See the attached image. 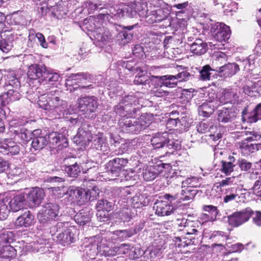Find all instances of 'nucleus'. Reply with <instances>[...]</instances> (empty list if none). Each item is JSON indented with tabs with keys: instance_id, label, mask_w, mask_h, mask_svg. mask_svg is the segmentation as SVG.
Masks as SVG:
<instances>
[{
	"instance_id": "obj_1",
	"label": "nucleus",
	"mask_w": 261,
	"mask_h": 261,
	"mask_svg": "<svg viewBox=\"0 0 261 261\" xmlns=\"http://www.w3.org/2000/svg\"><path fill=\"white\" fill-rule=\"evenodd\" d=\"M119 101L113 107L117 115L122 118L118 121L120 131L125 133L138 134L150 123L146 115H141L138 119L132 118L137 115L141 105L139 98L133 94L120 96Z\"/></svg>"
},
{
	"instance_id": "obj_2",
	"label": "nucleus",
	"mask_w": 261,
	"mask_h": 261,
	"mask_svg": "<svg viewBox=\"0 0 261 261\" xmlns=\"http://www.w3.org/2000/svg\"><path fill=\"white\" fill-rule=\"evenodd\" d=\"M60 92L59 91L51 90L46 95L39 96L37 101L39 107L45 110L51 111L55 115L64 116L66 113L67 104L60 99Z\"/></svg>"
},
{
	"instance_id": "obj_3",
	"label": "nucleus",
	"mask_w": 261,
	"mask_h": 261,
	"mask_svg": "<svg viewBox=\"0 0 261 261\" xmlns=\"http://www.w3.org/2000/svg\"><path fill=\"white\" fill-rule=\"evenodd\" d=\"M89 78L87 73L79 72L70 74L66 80V85L72 87L70 91L76 92L77 94L88 93L93 88L91 84H87Z\"/></svg>"
},
{
	"instance_id": "obj_4",
	"label": "nucleus",
	"mask_w": 261,
	"mask_h": 261,
	"mask_svg": "<svg viewBox=\"0 0 261 261\" xmlns=\"http://www.w3.org/2000/svg\"><path fill=\"white\" fill-rule=\"evenodd\" d=\"M77 108L81 115L86 118L92 119L96 117L99 103L98 98L95 96H81L77 100Z\"/></svg>"
},
{
	"instance_id": "obj_5",
	"label": "nucleus",
	"mask_w": 261,
	"mask_h": 261,
	"mask_svg": "<svg viewBox=\"0 0 261 261\" xmlns=\"http://www.w3.org/2000/svg\"><path fill=\"white\" fill-rule=\"evenodd\" d=\"M59 205L54 202L47 203L43 205L42 208L39 211L37 218L40 223L44 226L51 224L58 217L59 213Z\"/></svg>"
},
{
	"instance_id": "obj_6",
	"label": "nucleus",
	"mask_w": 261,
	"mask_h": 261,
	"mask_svg": "<svg viewBox=\"0 0 261 261\" xmlns=\"http://www.w3.org/2000/svg\"><path fill=\"white\" fill-rule=\"evenodd\" d=\"M180 230L184 231L187 237L184 239H187V240L182 241L180 237L175 238V242L177 243L179 242V243L177 244L179 247H185L189 245L195 244L198 243L199 239H200L202 237V233L200 231V229H198L197 227H193V222L191 221V223L188 225L186 229L180 228Z\"/></svg>"
},
{
	"instance_id": "obj_7",
	"label": "nucleus",
	"mask_w": 261,
	"mask_h": 261,
	"mask_svg": "<svg viewBox=\"0 0 261 261\" xmlns=\"http://www.w3.org/2000/svg\"><path fill=\"white\" fill-rule=\"evenodd\" d=\"M119 197L120 200L119 201L120 206H121L122 215L125 214L123 221H128L130 219L129 211H128L129 199L132 198V195L134 193L130 187H126L124 188H120L117 190Z\"/></svg>"
},
{
	"instance_id": "obj_8",
	"label": "nucleus",
	"mask_w": 261,
	"mask_h": 261,
	"mask_svg": "<svg viewBox=\"0 0 261 261\" xmlns=\"http://www.w3.org/2000/svg\"><path fill=\"white\" fill-rule=\"evenodd\" d=\"M167 132H158L155 134L151 139V143L155 149L167 147L169 149H176L177 144L172 140Z\"/></svg>"
},
{
	"instance_id": "obj_9",
	"label": "nucleus",
	"mask_w": 261,
	"mask_h": 261,
	"mask_svg": "<svg viewBox=\"0 0 261 261\" xmlns=\"http://www.w3.org/2000/svg\"><path fill=\"white\" fill-rule=\"evenodd\" d=\"M164 199L167 201L158 200L153 205V208L155 211V214L159 216L170 215L176 210V208L170 203L175 199L174 196L166 194L164 195Z\"/></svg>"
},
{
	"instance_id": "obj_10",
	"label": "nucleus",
	"mask_w": 261,
	"mask_h": 261,
	"mask_svg": "<svg viewBox=\"0 0 261 261\" xmlns=\"http://www.w3.org/2000/svg\"><path fill=\"white\" fill-rule=\"evenodd\" d=\"M210 32L214 39L219 42H226L230 37L229 27L222 22L211 24Z\"/></svg>"
},
{
	"instance_id": "obj_11",
	"label": "nucleus",
	"mask_w": 261,
	"mask_h": 261,
	"mask_svg": "<svg viewBox=\"0 0 261 261\" xmlns=\"http://www.w3.org/2000/svg\"><path fill=\"white\" fill-rule=\"evenodd\" d=\"M23 194L25 199V202L31 208L39 206L44 196L43 190L38 187L26 190Z\"/></svg>"
},
{
	"instance_id": "obj_12",
	"label": "nucleus",
	"mask_w": 261,
	"mask_h": 261,
	"mask_svg": "<svg viewBox=\"0 0 261 261\" xmlns=\"http://www.w3.org/2000/svg\"><path fill=\"white\" fill-rule=\"evenodd\" d=\"M253 213L249 207L234 212L228 217V222L231 226L238 227L248 221Z\"/></svg>"
},
{
	"instance_id": "obj_13",
	"label": "nucleus",
	"mask_w": 261,
	"mask_h": 261,
	"mask_svg": "<svg viewBox=\"0 0 261 261\" xmlns=\"http://www.w3.org/2000/svg\"><path fill=\"white\" fill-rule=\"evenodd\" d=\"M241 117L243 123H253L261 120V103L252 110H250L248 106L245 107L241 112Z\"/></svg>"
},
{
	"instance_id": "obj_14",
	"label": "nucleus",
	"mask_w": 261,
	"mask_h": 261,
	"mask_svg": "<svg viewBox=\"0 0 261 261\" xmlns=\"http://www.w3.org/2000/svg\"><path fill=\"white\" fill-rule=\"evenodd\" d=\"M169 14V11L167 8L157 6L146 15V21L149 24L159 22L168 19Z\"/></svg>"
},
{
	"instance_id": "obj_15",
	"label": "nucleus",
	"mask_w": 261,
	"mask_h": 261,
	"mask_svg": "<svg viewBox=\"0 0 261 261\" xmlns=\"http://www.w3.org/2000/svg\"><path fill=\"white\" fill-rule=\"evenodd\" d=\"M250 136L247 137L244 141L239 143V147L250 152H253L261 149V143H254L248 144V143L252 141L261 142V135L258 133L252 131L250 132Z\"/></svg>"
},
{
	"instance_id": "obj_16",
	"label": "nucleus",
	"mask_w": 261,
	"mask_h": 261,
	"mask_svg": "<svg viewBox=\"0 0 261 261\" xmlns=\"http://www.w3.org/2000/svg\"><path fill=\"white\" fill-rule=\"evenodd\" d=\"M48 143L53 148L62 150L68 146V141L66 136L62 134L53 132L48 135Z\"/></svg>"
},
{
	"instance_id": "obj_17",
	"label": "nucleus",
	"mask_w": 261,
	"mask_h": 261,
	"mask_svg": "<svg viewBox=\"0 0 261 261\" xmlns=\"http://www.w3.org/2000/svg\"><path fill=\"white\" fill-rule=\"evenodd\" d=\"M96 237L86 239L83 244L84 252L89 259L93 260L98 253V241Z\"/></svg>"
},
{
	"instance_id": "obj_18",
	"label": "nucleus",
	"mask_w": 261,
	"mask_h": 261,
	"mask_svg": "<svg viewBox=\"0 0 261 261\" xmlns=\"http://www.w3.org/2000/svg\"><path fill=\"white\" fill-rule=\"evenodd\" d=\"M237 115L238 110L236 108H223L218 111V120L223 123L231 122L236 119Z\"/></svg>"
},
{
	"instance_id": "obj_19",
	"label": "nucleus",
	"mask_w": 261,
	"mask_h": 261,
	"mask_svg": "<svg viewBox=\"0 0 261 261\" xmlns=\"http://www.w3.org/2000/svg\"><path fill=\"white\" fill-rule=\"evenodd\" d=\"M240 92L237 89H227L223 90L222 95L219 97V102L222 104L231 103L235 104L238 102Z\"/></svg>"
},
{
	"instance_id": "obj_20",
	"label": "nucleus",
	"mask_w": 261,
	"mask_h": 261,
	"mask_svg": "<svg viewBox=\"0 0 261 261\" xmlns=\"http://www.w3.org/2000/svg\"><path fill=\"white\" fill-rule=\"evenodd\" d=\"M19 151V145L14 141L7 139L0 143V152L4 155L12 156L17 154Z\"/></svg>"
},
{
	"instance_id": "obj_21",
	"label": "nucleus",
	"mask_w": 261,
	"mask_h": 261,
	"mask_svg": "<svg viewBox=\"0 0 261 261\" xmlns=\"http://www.w3.org/2000/svg\"><path fill=\"white\" fill-rule=\"evenodd\" d=\"M41 134V130L39 129H35L32 133V146L35 150H40L43 148L48 143L46 137L40 135Z\"/></svg>"
},
{
	"instance_id": "obj_22",
	"label": "nucleus",
	"mask_w": 261,
	"mask_h": 261,
	"mask_svg": "<svg viewBox=\"0 0 261 261\" xmlns=\"http://www.w3.org/2000/svg\"><path fill=\"white\" fill-rule=\"evenodd\" d=\"M46 67L43 65L34 64L29 67L27 75L30 80L41 79L43 81Z\"/></svg>"
},
{
	"instance_id": "obj_23",
	"label": "nucleus",
	"mask_w": 261,
	"mask_h": 261,
	"mask_svg": "<svg viewBox=\"0 0 261 261\" xmlns=\"http://www.w3.org/2000/svg\"><path fill=\"white\" fill-rule=\"evenodd\" d=\"M74 236L71 229L67 228L62 233H58L57 236H56V238H53V240L63 246H66L74 241L75 238Z\"/></svg>"
},
{
	"instance_id": "obj_24",
	"label": "nucleus",
	"mask_w": 261,
	"mask_h": 261,
	"mask_svg": "<svg viewBox=\"0 0 261 261\" xmlns=\"http://www.w3.org/2000/svg\"><path fill=\"white\" fill-rule=\"evenodd\" d=\"M166 165L161 164L158 166H148L143 172V178L146 181H151L155 179L162 172V169Z\"/></svg>"
},
{
	"instance_id": "obj_25",
	"label": "nucleus",
	"mask_w": 261,
	"mask_h": 261,
	"mask_svg": "<svg viewBox=\"0 0 261 261\" xmlns=\"http://www.w3.org/2000/svg\"><path fill=\"white\" fill-rule=\"evenodd\" d=\"M25 198L23 194H19L14 196L10 200L8 199H6L9 205V208L13 212H17L22 209L25 202Z\"/></svg>"
},
{
	"instance_id": "obj_26",
	"label": "nucleus",
	"mask_w": 261,
	"mask_h": 261,
	"mask_svg": "<svg viewBox=\"0 0 261 261\" xmlns=\"http://www.w3.org/2000/svg\"><path fill=\"white\" fill-rule=\"evenodd\" d=\"M218 106L217 100L203 102L198 108L199 114L200 116L208 117L218 108Z\"/></svg>"
},
{
	"instance_id": "obj_27",
	"label": "nucleus",
	"mask_w": 261,
	"mask_h": 261,
	"mask_svg": "<svg viewBox=\"0 0 261 261\" xmlns=\"http://www.w3.org/2000/svg\"><path fill=\"white\" fill-rule=\"evenodd\" d=\"M240 65L234 63H228L219 67L217 71L221 76L229 77L235 74L240 70Z\"/></svg>"
},
{
	"instance_id": "obj_28",
	"label": "nucleus",
	"mask_w": 261,
	"mask_h": 261,
	"mask_svg": "<svg viewBox=\"0 0 261 261\" xmlns=\"http://www.w3.org/2000/svg\"><path fill=\"white\" fill-rule=\"evenodd\" d=\"M94 39L97 42L106 43L111 39L112 36L110 31L101 26L97 28L92 35Z\"/></svg>"
},
{
	"instance_id": "obj_29",
	"label": "nucleus",
	"mask_w": 261,
	"mask_h": 261,
	"mask_svg": "<svg viewBox=\"0 0 261 261\" xmlns=\"http://www.w3.org/2000/svg\"><path fill=\"white\" fill-rule=\"evenodd\" d=\"M34 215L30 211H28L17 218L15 224L18 226L28 227L34 224Z\"/></svg>"
},
{
	"instance_id": "obj_30",
	"label": "nucleus",
	"mask_w": 261,
	"mask_h": 261,
	"mask_svg": "<svg viewBox=\"0 0 261 261\" xmlns=\"http://www.w3.org/2000/svg\"><path fill=\"white\" fill-rule=\"evenodd\" d=\"M151 80L154 79H158L161 83V86H164L168 88H174L177 85V81L175 75H166L163 76H154L151 77Z\"/></svg>"
},
{
	"instance_id": "obj_31",
	"label": "nucleus",
	"mask_w": 261,
	"mask_h": 261,
	"mask_svg": "<svg viewBox=\"0 0 261 261\" xmlns=\"http://www.w3.org/2000/svg\"><path fill=\"white\" fill-rule=\"evenodd\" d=\"M190 45L191 52L197 56L203 55L207 50L206 43L199 38L196 39Z\"/></svg>"
},
{
	"instance_id": "obj_32",
	"label": "nucleus",
	"mask_w": 261,
	"mask_h": 261,
	"mask_svg": "<svg viewBox=\"0 0 261 261\" xmlns=\"http://www.w3.org/2000/svg\"><path fill=\"white\" fill-rule=\"evenodd\" d=\"M16 254V250L11 245L0 246V261H10Z\"/></svg>"
},
{
	"instance_id": "obj_33",
	"label": "nucleus",
	"mask_w": 261,
	"mask_h": 261,
	"mask_svg": "<svg viewBox=\"0 0 261 261\" xmlns=\"http://www.w3.org/2000/svg\"><path fill=\"white\" fill-rule=\"evenodd\" d=\"M101 23L98 18L94 16H90V17L85 19L83 21V29H86L88 31L91 32V34L97 28L100 27Z\"/></svg>"
},
{
	"instance_id": "obj_34",
	"label": "nucleus",
	"mask_w": 261,
	"mask_h": 261,
	"mask_svg": "<svg viewBox=\"0 0 261 261\" xmlns=\"http://www.w3.org/2000/svg\"><path fill=\"white\" fill-rule=\"evenodd\" d=\"M17 93L14 89H8L7 93H4L0 95V116L4 115V111L2 107L7 105L10 100H15L16 97H13V94Z\"/></svg>"
},
{
	"instance_id": "obj_35",
	"label": "nucleus",
	"mask_w": 261,
	"mask_h": 261,
	"mask_svg": "<svg viewBox=\"0 0 261 261\" xmlns=\"http://www.w3.org/2000/svg\"><path fill=\"white\" fill-rule=\"evenodd\" d=\"M92 143L94 147L97 150L105 152H107L109 149V145L106 142V139L101 134L96 135L95 137L94 138Z\"/></svg>"
},
{
	"instance_id": "obj_36",
	"label": "nucleus",
	"mask_w": 261,
	"mask_h": 261,
	"mask_svg": "<svg viewBox=\"0 0 261 261\" xmlns=\"http://www.w3.org/2000/svg\"><path fill=\"white\" fill-rule=\"evenodd\" d=\"M13 46V38L12 35H7L0 39V49L4 53H8Z\"/></svg>"
},
{
	"instance_id": "obj_37",
	"label": "nucleus",
	"mask_w": 261,
	"mask_h": 261,
	"mask_svg": "<svg viewBox=\"0 0 261 261\" xmlns=\"http://www.w3.org/2000/svg\"><path fill=\"white\" fill-rule=\"evenodd\" d=\"M146 204L145 196L140 193L136 194L129 199V205H130L134 208H138Z\"/></svg>"
},
{
	"instance_id": "obj_38",
	"label": "nucleus",
	"mask_w": 261,
	"mask_h": 261,
	"mask_svg": "<svg viewBox=\"0 0 261 261\" xmlns=\"http://www.w3.org/2000/svg\"><path fill=\"white\" fill-rule=\"evenodd\" d=\"M135 25L124 27L123 30L120 32L118 37L121 38L123 43L125 44L129 42L133 38V34L130 31L134 28Z\"/></svg>"
},
{
	"instance_id": "obj_39",
	"label": "nucleus",
	"mask_w": 261,
	"mask_h": 261,
	"mask_svg": "<svg viewBox=\"0 0 261 261\" xmlns=\"http://www.w3.org/2000/svg\"><path fill=\"white\" fill-rule=\"evenodd\" d=\"M75 222L80 225H84L90 220L89 212L82 210L74 216Z\"/></svg>"
},
{
	"instance_id": "obj_40",
	"label": "nucleus",
	"mask_w": 261,
	"mask_h": 261,
	"mask_svg": "<svg viewBox=\"0 0 261 261\" xmlns=\"http://www.w3.org/2000/svg\"><path fill=\"white\" fill-rule=\"evenodd\" d=\"M211 238L214 241L220 242V243H216L215 246H222V243L228 239L229 235L223 231H217L213 233Z\"/></svg>"
},
{
	"instance_id": "obj_41",
	"label": "nucleus",
	"mask_w": 261,
	"mask_h": 261,
	"mask_svg": "<svg viewBox=\"0 0 261 261\" xmlns=\"http://www.w3.org/2000/svg\"><path fill=\"white\" fill-rule=\"evenodd\" d=\"M68 223L65 222H58L56 225H53L50 227L49 233L53 238H56L58 233H62L68 226Z\"/></svg>"
},
{
	"instance_id": "obj_42",
	"label": "nucleus",
	"mask_w": 261,
	"mask_h": 261,
	"mask_svg": "<svg viewBox=\"0 0 261 261\" xmlns=\"http://www.w3.org/2000/svg\"><path fill=\"white\" fill-rule=\"evenodd\" d=\"M214 71L215 70L212 69L210 65H205L199 70V78L202 81H209Z\"/></svg>"
},
{
	"instance_id": "obj_43",
	"label": "nucleus",
	"mask_w": 261,
	"mask_h": 261,
	"mask_svg": "<svg viewBox=\"0 0 261 261\" xmlns=\"http://www.w3.org/2000/svg\"><path fill=\"white\" fill-rule=\"evenodd\" d=\"M132 6L134 7L136 14L138 12L139 15L146 17V15L149 12L147 9V4L145 3L141 2H135V3L132 4Z\"/></svg>"
},
{
	"instance_id": "obj_44",
	"label": "nucleus",
	"mask_w": 261,
	"mask_h": 261,
	"mask_svg": "<svg viewBox=\"0 0 261 261\" xmlns=\"http://www.w3.org/2000/svg\"><path fill=\"white\" fill-rule=\"evenodd\" d=\"M65 171L69 176L76 178L81 172V168L79 165L75 163L72 165L66 166Z\"/></svg>"
},
{
	"instance_id": "obj_45",
	"label": "nucleus",
	"mask_w": 261,
	"mask_h": 261,
	"mask_svg": "<svg viewBox=\"0 0 261 261\" xmlns=\"http://www.w3.org/2000/svg\"><path fill=\"white\" fill-rule=\"evenodd\" d=\"M114 204L112 202L108 201L106 199H101L98 201L96 204V208L98 211L105 212L107 213L112 210Z\"/></svg>"
},
{
	"instance_id": "obj_46",
	"label": "nucleus",
	"mask_w": 261,
	"mask_h": 261,
	"mask_svg": "<svg viewBox=\"0 0 261 261\" xmlns=\"http://www.w3.org/2000/svg\"><path fill=\"white\" fill-rule=\"evenodd\" d=\"M138 74L135 76L134 83L136 85H146L148 84L150 77L146 74V71L143 70L142 72L138 71Z\"/></svg>"
},
{
	"instance_id": "obj_47",
	"label": "nucleus",
	"mask_w": 261,
	"mask_h": 261,
	"mask_svg": "<svg viewBox=\"0 0 261 261\" xmlns=\"http://www.w3.org/2000/svg\"><path fill=\"white\" fill-rule=\"evenodd\" d=\"M12 79L9 80V81H8L9 85L6 86V87H7L6 89H7L8 90V89L15 90L17 93H15L13 94V95H14L13 97H16V99H18V98L17 96L18 93L16 89H17V88L19 86L20 83H19V82L18 79L13 75H16L14 73V71H12Z\"/></svg>"
},
{
	"instance_id": "obj_48",
	"label": "nucleus",
	"mask_w": 261,
	"mask_h": 261,
	"mask_svg": "<svg viewBox=\"0 0 261 261\" xmlns=\"http://www.w3.org/2000/svg\"><path fill=\"white\" fill-rule=\"evenodd\" d=\"M10 212L6 199L0 200V220H6Z\"/></svg>"
},
{
	"instance_id": "obj_49",
	"label": "nucleus",
	"mask_w": 261,
	"mask_h": 261,
	"mask_svg": "<svg viewBox=\"0 0 261 261\" xmlns=\"http://www.w3.org/2000/svg\"><path fill=\"white\" fill-rule=\"evenodd\" d=\"M117 14L119 16H128L133 17L136 15V11L134 9V7L132 6H126L119 9L117 11Z\"/></svg>"
},
{
	"instance_id": "obj_50",
	"label": "nucleus",
	"mask_w": 261,
	"mask_h": 261,
	"mask_svg": "<svg viewBox=\"0 0 261 261\" xmlns=\"http://www.w3.org/2000/svg\"><path fill=\"white\" fill-rule=\"evenodd\" d=\"M230 161H222V172L226 175H229L233 171L234 165L233 162L234 161V158L233 156H229Z\"/></svg>"
},
{
	"instance_id": "obj_51",
	"label": "nucleus",
	"mask_w": 261,
	"mask_h": 261,
	"mask_svg": "<svg viewBox=\"0 0 261 261\" xmlns=\"http://www.w3.org/2000/svg\"><path fill=\"white\" fill-rule=\"evenodd\" d=\"M13 241V233L10 231H4L0 234V246H4Z\"/></svg>"
},
{
	"instance_id": "obj_52",
	"label": "nucleus",
	"mask_w": 261,
	"mask_h": 261,
	"mask_svg": "<svg viewBox=\"0 0 261 261\" xmlns=\"http://www.w3.org/2000/svg\"><path fill=\"white\" fill-rule=\"evenodd\" d=\"M128 160L126 159L117 158L113 159L108 163V166H114L121 170L122 168L126 165Z\"/></svg>"
},
{
	"instance_id": "obj_53",
	"label": "nucleus",
	"mask_w": 261,
	"mask_h": 261,
	"mask_svg": "<svg viewBox=\"0 0 261 261\" xmlns=\"http://www.w3.org/2000/svg\"><path fill=\"white\" fill-rule=\"evenodd\" d=\"M121 64L122 67L127 69L128 71L133 72L135 71L136 72H138V71H140V72L143 71V70L139 66H138L134 61H123Z\"/></svg>"
},
{
	"instance_id": "obj_54",
	"label": "nucleus",
	"mask_w": 261,
	"mask_h": 261,
	"mask_svg": "<svg viewBox=\"0 0 261 261\" xmlns=\"http://www.w3.org/2000/svg\"><path fill=\"white\" fill-rule=\"evenodd\" d=\"M60 78V75L58 73L52 72L45 69V74L44 76L43 81H47L48 83L53 84L54 83L57 82Z\"/></svg>"
},
{
	"instance_id": "obj_55",
	"label": "nucleus",
	"mask_w": 261,
	"mask_h": 261,
	"mask_svg": "<svg viewBox=\"0 0 261 261\" xmlns=\"http://www.w3.org/2000/svg\"><path fill=\"white\" fill-rule=\"evenodd\" d=\"M80 190L81 188L79 187L70 186L68 188L66 194L71 198V200L77 201V198H79Z\"/></svg>"
},
{
	"instance_id": "obj_56",
	"label": "nucleus",
	"mask_w": 261,
	"mask_h": 261,
	"mask_svg": "<svg viewBox=\"0 0 261 261\" xmlns=\"http://www.w3.org/2000/svg\"><path fill=\"white\" fill-rule=\"evenodd\" d=\"M175 198H178L182 201H188L194 197L193 194L190 193V190L187 189L181 190L180 193L177 194Z\"/></svg>"
},
{
	"instance_id": "obj_57",
	"label": "nucleus",
	"mask_w": 261,
	"mask_h": 261,
	"mask_svg": "<svg viewBox=\"0 0 261 261\" xmlns=\"http://www.w3.org/2000/svg\"><path fill=\"white\" fill-rule=\"evenodd\" d=\"M79 194V198H77V202L80 204H83L85 203L90 201V197H88V194L87 192V190L81 188Z\"/></svg>"
},
{
	"instance_id": "obj_58",
	"label": "nucleus",
	"mask_w": 261,
	"mask_h": 261,
	"mask_svg": "<svg viewBox=\"0 0 261 261\" xmlns=\"http://www.w3.org/2000/svg\"><path fill=\"white\" fill-rule=\"evenodd\" d=\"M135 233V230L132 229L118 230L115 231V234L123 239L130 238Z\"/></svg>"
},
{
	"instance_id": "obj_59",
	"label": "nucleus",
	"mask_w": 261,
	"mask_h": 261,
	"mask_svg": "<svg viewBox=\"0 0 261 261\" xmlns=\"http://www.w3.org/2000/svg\"><path fill=\"white\" fill-rule=\"evenodd\" d=\"M203 210L210 214L211 215L212 218L214 219L216 218L218 214L217 207L212 205H204L203 206Z\"/></svg>"
},
{
	"instance_id": "obj_60",
	"label": "nucleus",
	"mask_w": 261,
	"mask_h": 261,
	"mask_svg": "<svg viewBox=\"0 0 261 261\" xmlns=\"http://www.w3.org/2000/svg\"><path fill=\"white\" fill-rule=\"evenodd\" d=\"M175 76L177 82H182L188 81L191 75L189 72L185 70L178 73L176 75H175Z\"/></svg>"
},
{
	"instance_id": "obj_61",
	"label": "nucleus",
	"mask_w": 261,
	"mask_h": 261,
	"mask_svg": "<svg viewBox=\"0 0 261 261\" xmlns=\"http://www.w3.org/2000/svg\"><path fill=\"white\" fill-rule=\"evenodd\" d=\"M15 121H12L10 124V131L15 135V137L19 136L21 131L23 130L24 127L22 125H15Z\"/></svg>"
},
{
	"instance_id": "obj_62",
	"label": "nucleus",
	"mask_w": 261,
	"mask_h": 261,
	"mask_svg": "<svg viewBox=\"0 0 261 261\" xmlns=\"http://www.w3.org/2000/svg\"><path fill=\"white\" fill-rule=\"evenodd\" d=\"M187 119L186 116L181 117L180 118H178V129L180 130L186 129L189 127V122Z\"/></svg>"
},
{
	"instance_id": "obj_63",
	"label": "nucleus",
	"mask_w": 261,
	"mask_h": 261,
	"mask_svg": "<svg viewBox=\"0 0 261 261\" xmlns=\"http://www.w3.org/2000/svg\"><path fill=\"white\" fill-rule=\"evenodd\" d=\"M162 253V249L159 247H153L150 251V257L152 260L159 257Z\"/></svg>"
},
{
	"instance_id": "obj_64",
	"label": "nucleus",
	"mask_w": 261,
	"mask_h": 261,
	"mask_svg": "<svg viewBox=\"0 0 261 261\" xmlns=\"http://www.w3.org/2000/svg\"><path fill=\"white\" fill-rule=\"evenodd\" d=\"M209 124L206 122H201L197 126V132L200 134H203L209 130Z\"/></svg>"
}]
</instances>
